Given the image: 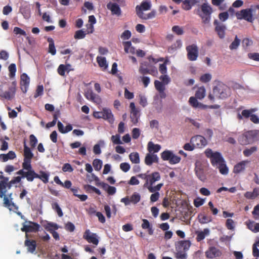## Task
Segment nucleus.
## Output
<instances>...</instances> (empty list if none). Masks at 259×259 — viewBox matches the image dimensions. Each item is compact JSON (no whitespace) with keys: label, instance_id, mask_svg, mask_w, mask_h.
Masks as SVG:
<instances>
[{"label":"nucleus","instance_id":"obj_1","mask_svg":"<svg viewBox=\"0 0 259 259\" xmlns=\"http://www.w3.org/2000/svg\"><path fill=\"white\" fill-rule=\"evenodd\" d=\"M205 156L210 159L212 166H216L219 169L220 172L222 175H227L228 173L225 161L219 152H213L210 148H207L205 151Z\"/></svg>","mask_w":259,"mask_h":259},{"label":"nucleus","instance_id":"obj_2","mask_svg":"<svg viewBox=\"0 0 259 259\" xmlns=\"http://www.w3.org/2000/svg\"><path fill=\"white\" fill-rule=\"evenodd\" d=\"M9 180L8 177L0 175V198H3L4 206L11 210L14 208H17V207L12 202V193L8 194V196L6 195L7 189L11 188L9 187Z\"/></svg>","mask_w":259,"mask_h":259},{"label":"nucleus","instance_id":"obj_3","mask_svg":"<svg viewBox=\"0 0 259 259\" xmlns=\"http://www.w3.org/2000/svg\"><path fill=\"white\" fill-rule=\"evenodd\" d=\"M230 88L221 81H218L212 89V93H209L207 98L211 103H214L215 97L218 99H225L230 96Z\"/></svg>","mask_w":259,"mask_h":259},{"label":"nucleus","instance_id":"obj_4","mask_svg":"<svg viewBox=\"0 0 259 259\" xmlns=\"http://www.w3.org/2000/svg\"><path fill=\"white\" fill-rule=\"evenodd\" d=\"M213 12L212 8L207 3H203L201 6V12L198 14L201 17L204 24L210 22L211 14Z\"/></svg>","mask_w":259,"mask_h":259},{"label":"nucleus","instance_id":"obj_5","mask_svg":"<svg viewBox=\"0 0 259 259\" xmlns=\"http://www.w3.org/2000/svg\"><path fill=\"white\" fill-rule=\"evenodd\" d=\"M187 59L190 61H196L199 56V49L197 46L193 44L186 47Z\"/></svg>","mask_w":259,"mask_h":259},{"label":"nucleus","instance_id":"obj_6","mask_svg":"<svg viewBox=\"0 0 259 259\" xmlns=\"http://www.w3.org/2000/svg\"><path fill=\"white\" fill-rule=\"evenodd\" d=\"M252 10L251 9H246L241 10L236 13L238 19H244L248 22H252L253 20L252 17Z\"/></svg>","mask_w":259,"mask_h":259},{"label":"nucleus","instance_id":"obj_7","mask_svg":"<svg viewBox=\"0 0 259 259\" xmlns=\"http://www.w3.org/2000/svg\"><path fill=\"white\" fill-rule=\"evenodd\" d=\"M39 228L40 226L37 223L28 221L26 222V224H23L21 230L22 232H25L26 233V236L27 237V233L36 232L38 231Z\"/></svg>","mask_w":259,"mask_h":259},{"label":"nucleus","instance_id":"obj_8","mask_svg":"<svg viewBox=\"0 0 259 259\" xmlns=\"http://www.w3.org/2000/svg\"><path fill=\"white\" fill-rule=\"evenodd\" d=\"M190 143L193 145H195L196 147L202 148L207 145V141L204 137L200 135H196L191 139Z\"/></svg>","mask_w":259,"mask_h":259},{"label":"nucleus","instance_id":"obj_9","mask_svg":"<svg viewBox=\"0 0 259 259\" xmlns=\"http://www.w3.org/2000/svg\"><path fill=\"white\" fill-rule=\"evenodd\" d=\"M83 238L89 243H92L96 245H97L99 243L97 235L96 233H92L89 229L85 231L83 235Z\"/></svg>","mask_w":259,"mask_h":259},{"label":"nucleus","instance_id":"obj_10","mask_svg":"<svg viewBox=\"0 0 259 259\" xmlns=\"http://www.w3.org/2000/svg\"><path fill=\"white\" fill-rule=\"evenodd\" d=\"M161 179V176L159 172L155 171L151 174H149L148 176V180L145 182L144 187L147 188L148 186L153 185L156 182L159 181Z\"/></svg>","mask_w":259,"mask_h":259},{"label":"nucleus","instance_id":"obj_11","mask_svg":"<svg viewBox=\"0 0 259 259\" xmlns=\"http://www.w3.org/2000/svg\"><path fill=\"white\" fill-rule=\"evenodd\" d=\"M151 5L150 2L143 1L140 6L137 5L136 7L137 15L139 17H142L143 11H147L151 9Z\"/></svg>","mask_w":259,"mask_h":259},{"label":"nucleus","instance_id":"obj_12","mask_svg":"<svg viewBox=\"0 0 259 259\" xmlns=\"http://www.w3.org/2000/svg\"><path fill=\"white\" fill-rule=\"evenodd\" d=\"M213 24L215 26V31L217 32L219 37L220 38H223L225 35L226 26L218 21V20H214Z\"/></svg>","mask_w":259,"mask_h":259},{"label":"nucleus","instance_id":"obj_13","mask_svg":"<svg viewBox=\"0 0 259 259\" xmlns=\"http://www.w3.org/2000/svg\"><path fill=\"white\" fill-rule=\"evenodd\" d=\"M16 92L15 85H12L9 87L8 91L4 93L0 92V97L5 99L10 100H11L15 95Z\"/></svg>","mask_w":259,"mask_h":259},{"label":"nucleus","instance_id":"obj_14","mask_svg":"<svg viewBox=\"0 0 259 259\" xmlns=\"http://www.w3.org/2000/svg\"><path fill=\"white\" fill-rule=\"evenodd\" d=\"M221 255V251L215 247H209V249L205 252V255L206 257L209 258H213L215 257H219Z\"/></svg>","mask_w":259,"mask_h":259},{"label":"nucleus","instance_id":"obj_15","mask_svg":"<svg viewBox=\"0 0 259 259\" xmlns=\"http://www.w3.org/2000/svg\"><path fill=\"white\" fill-rule=\"evenodd\" d=\"M107 8L110 10L112 15L119 16L121 15V10L119 5L116 3L109 2L107 5Z\"/></svg>","mask_w":259,"mask_h":259},{"label":"nucleus","instance_id":"obj_16","mask_svg":"<svg viewBox=\"0 0 259 259\" xmlns=\"http://www.w3.org/2000/svg\"><path fill=\"white\" fill-rule=\"evenodd\" d=\"M30 78L26 73H23L21 75V89L24 93H26L27 89L29 84Z\"/></svg>","mask_w":259,"mask_h":259},{"label":"nucleus","instance_id":"obj_17","mask_svg":"<svg viewBox=\"0 0 259 259\" xmlns=\"http://www.w3.org/2000/svg\"><path fill=\"white\" fill-rule=\"evenodd\" d=\"M25 245L27 247V251L33 253L36 247V243L35 240L26 239L24 242Z\"/></svg>","mask_w":259,"mask_h":259},{"label":"nucleus","instance_id":"obj_18","mask_svg":"<svg viewBox=\"0 0 259 259\" xmlns=\"http://www.w3.org/2000/svg\"><path fill=\"white\" fill-rule=\"evenodd\" d=\"M256 111V108H251L249 110H243L241 112V114L239 113L238 114L237 118L239 120L242 119L243 117L248 118V117H250L251 114Z\"/></svg>","mask_w":259,"mask_h":259},{"label":"nucleus","instance_id":"obj_19","mask_svg":"<svg viewBox=\"0 0 259 259\" xmlns=\"http://www.w3.org/2000/svg\"><path fill=\"white\" fill-rule=\"evenodd\" d=\"M16 157V155L13 151H10L7 154H0V159L3 162H6L9 160H13Z\"/></svg>","mask_w":259,"mask_h":259},{"label":"nucleus","instance_id":"obj_20","mask_svg":"<svg viewBox=\"0 0 259 259\" xmlns=\"http://www.w3.org/2000/svg\"><path fill=\"white\" fill-rule=\"evenodd\" d=\"M161 149V146L159 144H154L152 142H149L147 145V149L150 153H157Z\"/></svg>","mask_w":259,"mask_h":259},{"label":"nucleus","instance_id":"obj_21","mask_svg":"<svg viewBox=\"0 0 259 259\" xmlns=\"http://www.w3.org/2000/svg\"><path fill=\"white\" fill-rule=\"evenodd\" d=\"M24 159L31 160L33 157V154L29 147H28L25 143L24 145Z\"/></svg>","mask_w":259,"mask_h":259},{"label":"nucleus","instance_id":"obj_22","mask_svg":"<svg viewBox=\"0 0 259 259\" xmlns=\"http://www.w3.org/2000/svg\"><path fill=\"white\" fill-rule=\"evenodd\" d=\"M257 132L255 131H250L243 135V138H247L250 143H252L256 137Z\"/></svg>","mask_w":259,"mask_h":259},{"label":"nucleus","instance_id":"obj_23","mask_svg":"<svg viewBox=\"0 0 259 259\" xmlns=\"http://www.w3.org/2000/svg\"><path fill=\"white\" fill-rule=\"evenodd\" d=\"M143 223L141 227L143 229H148V234L150 235H153V230L152 225L150 224L149 222L146 219H143Z\"/></svg>","mask_w":259,"mask_h":259},{"label":"nucleus","instance_id":"obj_24","mask_svg":"<svg viewBox=\"0 0 259 259\" xmlns=\"http://www.w3.org/2000/svg\"><path fill=\"white\" fill-rule=\"evenodd\" d=\"M37 176L38 177H36V178L41 180L45 184H46L49 182V178L50 176L49 172L43 170H40L39 171V174H37Z\"/></svg>","mask_w":259,"mask_h":259},{"label":"nucleus","instance_id":"obj_25","mask_svg":"<svg viewBox=\"0 0 259 259\" xmlns=\"http://www.w3.org/2000/svg\"><path fill=\"white\" fill-rule=\"evenodd\" d=\"M198 218L200 224H206L212 221V217L204 213L198 214Z\"/></svg>","mask_w":259,"mask_h":259},{"label":"nucleus","instance_id":"obj_26","mask_svg":"<svg viewBox=\"0 0 259 259\" xmlns=\"http://www.w3.org/2000/svg\"><path fill=\"white\" fill-rule=\"evenodd\" d=\"M209 234V230L207 228L204 229L202 231L198 232L197 233L196 240L199 242L203 240L205 236L208 235Z\"/></svg>","mask_w":259,"mask_h":259},{"label":"nucleus","instance_id":"obj_27","mask_svg":"<svg viewBox=\"0 0 259 259\" xmlns=\"http://www.w3.org/2000/svg\"><path fill=\"white\" fill-rule=\"evenodd\" d=\"M123 45L125 53H131L132 54L135 53V49L132 46V43L130 41L123 42Z\"/></svg>","mask_w":259,"mask_h":259},{"label":"nucleus","instance_id":"obj_28","mask_svg":"<svg viewBox=\"0 0 259 259\" xmlns=\"http://www.w3.org/2000/svg\"><path fill=\"white\" fill-rule=\"evenodd\" d=\"M36 177H38L37 174L36 173L33 169L26 171L25 178L28 182H32Z\"/></svg>","mask_w":259,"mask_h":259},{"label":"nucleus","instance_id":"obj_29","mask_svg":"<svg viewBox=\"0 0 259 259\" xmlns=\"http://www.w3.org/2000/svg\"><path fill=\"white\" fill-rule=\"evenodd\" d=\"M103 118L108 120L109 121L113 120V115L111 110L104 108L103 109Z\"/></svg>","mask_w":259,"mask_h":259},{"label":"nucleus","instance_id":"obj_30","mask_svg":"<svg viewBox=\"0 0 259 259\" xmlns=\"http://www.w3.org/2000/svg\"><path fill=\"white\" fill-rule=\"evenodd\" d=\"M97 62H98L99 66L101 68H102L103 70H106L107 69L108 64L105 57L98 56L97 57Z\"/></svg>","mask_w":259,"mask_h":259},{"label":"nucleus","instance_id":"obj_31","mask_svg":"<svg viewBox=\"0 0 259 259\" xmlns=\"http://www.w3.org/2000/svg\"><path fill=\"white\" fill-rule=\"evenodd\" d=\"M205 89L204 87L198 88L195 93V97L197 99L201 100L205 96Z\"/></svg>","mask_w":259,"mask_h":259},{"label":"nucleus","instance_id":"obj_32","mask_svg":"<svg viewBox=\"0 0 259 259\" xmlns=\"http://www.w3.org/2000/svg\"><path fill=\"white\" fill-rule=\"evenodd\" d=\"M245 162L241 161L238 164H236L233 169V172L235 174H238L243 171L245 169Z\"/></svg>","mask_w":259,"mask_h":259},{"label":"nucleus","instance_id":"obj_33","mask_svg":"<svg viewBox=\"0 0 259 259\" xmlns=\"http://www.w3.org/2000/svg\"><path fill=\"white\" fill-rule=\"evenodd\" d=\"M195 171L196 176L201 181H204L206 180V177L202 168L196 166L195 168Z\"/></svg>","mask_w":259,"mask_h":259},{"label":"nucleus","instance_id":"obj_34","mask_svg":"<svg viewBox=\"0 0 259 259\" xmlns=\"http://www.w3.org/2000/svg\"><path fill=\"white\" fill-rule=\"evenodd\" d=\"M58 228L59 227L58 225L52 222L48 223L45 227V229L50 233L58 229Z\"/></svg>","mask_w":259,"mask_h":259},{"label":"nucleus","instance_id":"obj_35","mask_svg":"<svg viewBox=\"0 0 259 259\" xmlns=\"http://www.w3.org/2000/svg\"><path fill=\"white\" fill-rule=\"evenodd\" d=\"M129 158L133 163L138 164L140 163L139 154L138 152L131 153L129 155Z\"/></svg>","mask_w":259,"mask_h":259},{"label":"nucleus","instance_id":"obj_36","mask_svg":"<svg viewBox=\"0 0 259 259\" xmlns=\"http://www.w3.org/2000/svg\"><path fill=\"white\" fill-rule=\"evenodd\" d=\"M189 103L191 106L195 108L200 107L202 105V104L198 102L196 97H191L189 98Z\"/></svg>","mask_w":259,"mask_h":259},{"label":"nucleus","instance_id":"obj_37","mask_svg":"<svg viewBox=\"0 0 259 259\" xmlns=\"http://www.w3.org/2000/svg\"><path fill=\"white\" fill-rule=\"evenodd\" d=\"M51 205L53 209L57 212L59 217H62L63 215L62 210L57 202H53L52 203Z\"/></svg>","mask_w":259,"mask_h":259},{"label":"nucleus","instance_id":"obj_38","mask_svg":"<svg viewBox=\"0 0 259 259\" xmlns=\"http://www.w3.org/2000/svg\"><path fill=\"white\" fill-rule=\"evenodd\" d=\"M131 203L136 204L140 202L141 200V196L137 192H134L130 197Z\"/></svg>","mask_w":259,"mask_h":259},{"label":"nucleus","instance_id":"obj_39","mask_svg":"<svg viewBox=\"0 0 259 259\" xmlns=\"http://www.w3.org/2000/svg\"><path fill=\"white\" fill-rule=\"evenodd\" d=\"M154 85L156 90L159 92H163L165 89V85L161 81L155 80L154 81Z\"/></svg>","mask_w":259,"mask_h":259},{"label":"nucleus","instance_id":"obj_40","mask_svg":"<svg viewBox=\"0 0 259 259\" xmlns=\"http://www.w3.org/2000/svg\"><path fill=\"white\" fill-rule=\"evenodd\" d=\"M163 186V183H159L157 184V185L155 186H148L147 187V189L148 191L151 193H155V192H158V191H159L162 187Z\"/></svg>","mask_w":259,"mask_h":259},{"label":"nucleus","instance_id":"obj_41","mask_svg":"<svg viewBox=\"0 0 259 259\" xmlns=\"http://www.w3.org/2000/svg\"><path fill=\"white\" fill-rule=\"evenodd\" d=\"M172 152L169 150H165L161 153V158L164 161H169Z\"/></svg>","mask_w":259,"mask_h":259},{"label":"nucleus","instance_id":"obj_42","mask_svg":"<svg viewBox=\"0 0 259 259\" xmlns=\"http://www.w3.org/2000/svg\"><path fill=\"white\" fill-rule=\"evenodd\" d=\"M87 33L82 29L77 30L74 34V37L75 39H83L85 37Z\"/></svg>","mask_w":259,"mask_h":259},{"label":"nucleus","instance_id":"obj_43","mask_svg":"<svg viewBox=\"0 0 259 259\" xmlns=\"http://www.w3.org/2000/svg\"><path fill=\"white\" fill-rule=\"evenodd\" d=\"M93 165L97 171L100 170L102 166V161L99 159H95L93 162Z\"/></svg>","mask_w":259,"mask_h":259},{"label":"nucleus","instance_id":"obj_44","mask_svg":"<svg viewBox=\"0 0 259 259\" xmlns=\"http://www.w3.org/2000/svg\"><path fill=\"white\" fill-rule=\"evenodd\" d=\"M173 32L176 33L178 35H183L184 33L183 27H180L178 25L174 26L171 29Z\"/></svg>","mask_w":259,"mask_h":259},{"label":"nucleus","instance_id":"obj_45","mask_svg":"<svg viewBox=\"0 0 259 259\" xmlns=\"http://www.w3.org/2000/svg\"><path fill=\"white\" fill-rule=\"evenodd\" d=\"M89 22L91 23L90 24V27L91 28V30L88 31V33H92L94 31L93 24L96 23V19L94 15H91L89 17Z\"/></svg>","mask_w":259,"mask_h":259},{"label":"nucleus","instance_id":"obj_46","mask_svg":"<svg viewBox=\"0 0 259 259\" xmlns=\"http://www.w3.org/2000/svg\"><path fill=\"white\" fill-rule=\"evenodd\" d=\"M70 64H68L67 65H65L63 64H61L59 66L58 68V73L61 76H64L65 73V71L67 70V67H69Z\"/></svg>","mask_w":259,"mask_h":259},{"label":"nucleus","instance_id":"obj_47","mask_svg":"<svg viewBox=\"0 0 259 259\" xmlns=\"http://www.w3.org/2000/svg\"><path fill=\"white\" fill-rule=\"evenodd\" d=\"M31 160L24 159V161L22 163V167L23 169L26 170H30L33 169L31 164Z\"/></svg>","mask_w":259,"mask_h":259},{"label":"nucleus","instance_id":"obj_48","mask_svg":"<svg viewBox=\"0 0 259 259\" xmlns=\"http://www.w3.org/2000/svg\"><path fill=\"white\" fill-rule=\"evenodd\" d=\"M240 43V40L238 38L237 36H236L234 40L229 46L230 49L231 50L236 49L239 46Z\"/></svg>","mask_w":259,"mask_h":259},{"label":"nucleus","instance_id":"obj_49","mask_svg":"<svg viewBox=\"0 0 259 259\" xmlns=\"http://www.w3.org/2000/svg\"><path fill=\"white\" fill-rule=\"evenodd\" d=\"M211 75L209 73H205L201 75L200 77V81L203 83H207L211 79Z\"/></svg>","mask_w":259,"mask_h":259},{"label":"nucleus","instance_id":"obj_50","mask_svg":"<svg viewBox=\"0 0 259 259\" xmlns=\"http://www.w3.org/2000/svg\"><path fill=\"white\" fill-rule=\"evenodd\" d=\"M257 150V147L256 146L251 147L249 149H246L243 151V154L246 157H248L251 155L253 152Z\"/></svg>","mask_w":259,"mask_h":259},{"label":"nucleus","instance_id":"obj_51","mask_svg":"<svg viewBox=\"0 0 259 259\" xmlns=\"http://www.w3.org/2000/svg\"><path fill=\"white\" fill-rule=\"evenodd\" d=\"M181 159V158L180 157L176 155L174 153H172L169 161V163L171 164H175L178 163L180 161Z\"/></svg>","mask_w":259,"mask_h":259},{"label":"nucleus","instance_id":"obj_52","mask_svg":"<svg viewBox=\"0 0 259 259\" xmlns=\"http://www.w3.org/2000/svg\"><path fill=\"white\" fill-rule=\"evenodd\" d=\"M182 47V42L181 40L179 39L176 41L175 43L172 45L168 48V51L171 52L172 51L175 50L178 48H180Z\"/></svg>","mask_w":259,"mask_h":259},{"label":"nucleus","instance_id":"obj_53","mask_svg":"<svg viewBox=\"0 0 259 259\" xmlns=\"http://www.w3.org/2000/svg\"><path fill=\"white\" fill-rule=\"evenodd\" d=\"M9 71L10 77H13L15 76V73L16 72V65L14 63L11 64L9 66Z\"/></svg>","mask_w":259,"mask_h":259},{"label":"nucleus","instance_id":"obj_54","mask_svg":"<svg viewBox=\"0 0 259 259\" xmlns=\"http://www.w3.org/2000/svg\"><path fill=\"white\" fill-rule=\"evenodd\" d=\"M156 16V11L155 10L152 11L148 14H143L142 17H139L142 19L147 20L154 18Z\"/></svg>","mask_w":259,"mask_h":259},{"label":"nucleus","instance_id":"obj_55","mask_svg":"<svg viewBox=\"0 0 259 259\" xmlns=\"http://www.w3.org/2000/svg\"><path fill=\"white\" fill-rule=\"evenodd\" d=\"M111 140L114 144H122L120 140V136L119 135L116 134L111 136Z\"/></svg>","mask_w":259,"mask_h":259},{"label":"nucleus","instance_id":"obj_56","mask_svg":"<svg viewBox=\"0 0 259 259\" xmlns=\"http://www.w3.org/2000/svg\"><path fill=\"white\" fill-rule=\"evenodd\" d=\"M130 107L131 108V115H139V110L136 107L135 103L134 102H131L130 104Z\"/></svg>","mask_w":259,"mask_h":259},{"label":"nucleus","instance_id":"obj_57","mask_svg":"<svg viewBox=\"0 0 259 259\" xmlns=\"http://www.w3.org/2000/svg\"><path fill=\"white\" fill-rule=\"evenodd\" d=\"M149 69H148L146 65L144 64H142L139 68V73L143 75H145L150 73Z\"/></svg>","mask_w":259,"mask_h":259},{"label":"nucleus","instance_id":"obj_58","mask_svg":"<svg viewBox=\"0 0 259 259\" xmlns=\"http://www.w3.org/2000/svg\"><path fill=\"white\" fill-rule=\"evenodd\" d=\"M180 244L185 251L188 250L191 245V243L188 240L181 241Z\"/></svg>","mask_w":259,"mask_h":259},{"label":"nucleus","instance_id":"obj_59","mask_svg":"<svg viewBox=\"0 0 259 259\" xmlns=\"http://www.w3.org/2000/svg\"><path fill=\"white\" fill-rule=\"evenodd\" d=\"M29 140H30V145L31 147V148H34L37 143V139L33 135H31L29 136Z\"/></svg>","mask_w":259,"mask_h":259},{"label":"nucleus","instance_id":"obj_60","mask_svg":"<svg viewBox=\"0 0 259 259\" xmlns=\"http://www.w3.org/2000/svg\"><path fill=\"white\" fill-rule=\"evenodd\" d=\"M205 202V199L201 198H197L194 200V205L196 207H199L202 205Z\"/></svg>","mask_w":259,"mask_h":259},{"label":"nucleus","instance_id":"obj_61","mask_svg":"<svg viewBox=\"0 0 259 259\" xmlns=\"http://www.w3.org/2000/svg\"><path fill=\"white\" fill-rule=\"evenodd\" d=\"M226 226L229 230H233L235 227L234 221L231 219H227L226 223Z\"/></svg>","mask_w":259,"mask_h":259},{"label":"nucleus","instance_id":"obj_62","mask_svg":"<svg viewBox=\"0 0 259 259\" xmlns=\"http://www.w3.org/2000/svg\"><path fill=\"white\" fill-rule=\"evenodd\" d=\"M145 163L147 165H151L153 163L152 154H147L145 158Z\"/></svg>","mask_w":259,"mask_h":259},{"label":"nucleus","instance_id":"obj_63","mask_svg":"<svg viewBox=\"0 0 259 259\" xmlns=\"http://www.w3.org/2000/svg\"><path fill=\"white\" fill-rule=\"evenodd\" d=\"M65 229L70 232H73L75 230V226L71 222H67L65 226Z\"/></svg>","mask_w":259,"mask_h":259},{"label":"nucleus","instance_id":"obj_64","mask_svg":"<svg viewBox=\"0 0 259 259\" xmlns=\"http://www.w3.org/2000/svg\"><path fill=\"white\" fill-rule=\"evenodd\" d=\"M252 213L255 219L259 218V203L255 206Z\"/></svg>","mask_w":259,"mask_h":259}]
</instances>
